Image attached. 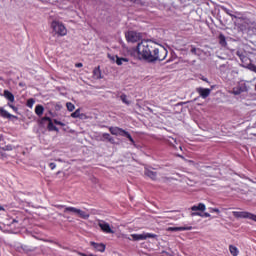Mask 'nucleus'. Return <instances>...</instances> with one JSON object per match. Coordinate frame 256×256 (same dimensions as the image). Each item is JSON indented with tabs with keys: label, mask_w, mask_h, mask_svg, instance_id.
<instances>
[{
	"label": "nucleus",
	"mask_w": 256,
	"mask_h": 256,
	"mask_svg": "<svg viewBox=\"0 0 256 256\" xmlns=\"http://www.w3.org/2000/svg\"><path fill=\"white\" fill-rule=\"evenodd\" d=\"M153 48L154 49H149L146 61H149V63H155V61H165V59H167V49L163 47L158 48L157 46H153Z\"/></svg>",
	"instance_id": "f257e3e1"
},
{
	"label": "nucleus",
	"mask_w": 256,
	"mask_h": 256,
	"mask_svg": "<svg viewBox=\"0 0 256 256\" xmlns=\"http://www.w3.org/2000/svg\"><path fill=\"white\" fill-rule=\"evenodd\" d=\"M153 47H157V44L153 41H142L137 45V53L142 59H147V55H149V49H154Z\"/></svg>",
	"instance_id": "f03ea898"
},
{
	"label": "nucleus",
	"mask_w": 256,
	"mask_h": 256,
	"mask_svg": "<svg viewBox=\"0 0 256 256\" xmlns=\"http://www.w3.org/2000/svg\"><path fill=\"white\" fill-rule=\"evenodd\" d=\"M51 27L56 35H59L60 37H65V35H67V28L65 27V25L57 21H53L51 23Z\"/></svg>",
	"instance_id": "7ed1b4c3"
},
{
	"label": "nucleus",
	"mask_w": 256,
	"mask_h": 256,
	"mask_svg": "<svg viewBox=\"0 0 256 256\" xmlns=\"http://www.w3.org/2000/svg\"><path fill=\"white\" fill-rule=\"evenodd\" d=\"M232 215L236 218V219H250L251 221H255L256 223V215L247 211H233Z\"/></svg>",
	"instance_id": "20e7f679"
},
{
	"label": "nucleus",
	"mask_w": 256,
	"mask_h": 256,
	"mask_svg": "<svg viewBox=\"0 0 256 256\" xmlns=\"http://www.w3.org/2000/svg\"><path fill=\"white\" fill-rule=\"evenodd\" d=\"M125 37L128 43H137L141 41V33H138L136 31H128L125 34Z\"/></svg>",
	"instance_id": "39448f33"
},
{
	"label": "nucleus",
	"mask_w": 256,
	"mask_h": 256,
	"mask_svg": "<svg viewBox=\"0 0 256 256\" xmlns=\"http://www.w3.org/2000/svg\"><path fill=\"white\" fill-rule=\"evenodd\" d=\"M98 227H100L102 233L113 234L115 231L111 229V225L105 222V220H98Z\"/></svg>",
	"instance_id": "423d86ee"
},
{
	"label": "nucleus",
	"mask_w": 256,
	"mask_h": 256,
	"mask_svg": "<svg viewBox=\"0 0 256 256\" xmlns=\"http://www.w3.org/2000/svg\"><path fill=\"white\" fill-rule=\"evenodd\" d=\"M156 234L146 233V234H132V239L134 241H145V239H155Z\"/></svg>",
	"instance_id": "0eeeda50"
},
{
	"label": "nucleus",
	"mask_w": 256,
	"mask_h": 256,
	"mask_svg": "<svg viewBox=\"0 0 256 256\" xmlns=\"http://www.w3.org/2000/svg\"><path fill=\"white\" fill-rule=\"evenodd\" d=\"M91 247H93L94 251H97L99 253H105V249H107V246L104 243H96V242H90Z\"/></svg>",
	"instance_id": "6e6552de"
},
{
	"label": "nucleus",
	"mask_w": 256,
	"mask_h": 256,
	"mask_svg": "<svg viewBox=\"0 0 256 256\" xmlns=\"http://www.w3.org/2000/svg\"><path fill=\"white\" fill-rule=\"evenodd\" d=\"M196 92L200 95V97H202V99H207V97L211 95V89L209 88L199 87L196 89Z\"/></svg>",
	"instance_id": "1a4fd4ad"
},
{
	"label": "nucleus",
	"mask_w": 256,
	"mask_h": 256,
	"mask_svg": "<svg viewBox=\"0 0 256 256\" xmlns=\"http://www.w3.org/2000/svg\"><path fill=\"white\" fill-rule=\"evenodd\" d=\"M245 91H247V85L245 84H239L232 89L233 95H241V93H245Z\"/></svg>",
	"instance_id": "9d476101"
},
{
	"label": "nucleus",
	"mask_w": 256,
	"mask_h": 256,
	"mask_svg": "<svg viewBox=\"0 0 256 256\" xmlns=\"http://www.w3.org/2000/svg\"><path fill=\"white\" fill-rule=\"evenodd\" d=\"M0 117H2V119H17V116L12 115L3 107H0Z\"/></svg>",
	"instance_id": "9b49d317"
},
{
	"label": "nucleus",
	"mask_w": 256,
	"mask_h": 256,
	"mask_svg": "<svg viewBox=\"0 0 256 256\" xmlns=\"http://www.w3.org/2000/svg\"><path fill=\"white\" fill-rule=\"evenodd\" d=\"M112 61H115L116 65L121 66L123 63H129V60L127 58L119 57V56H112L110 57Z\"/></svg>",
	"instance_id": "f8f14e48"
},
{
	"label": "nucleus",
	"mask_w": 256,
	"mask_h": 256,
	"mask_svg": "<svg viewBox=\"0 0 256 256\" xmlns=\"http://www.w3.org/2000/svg\"><path fill=\"white\" fill-rule=\"evenodd\" d=\"M144 175H146V177H149L150 179H152V181L157 180V172L150 170L148 168H145Z\"/></svg>",
	"instance_id": "ddd939ff"
},
{
	"label": "nucleus",
	"mask_w": 256,
	"mask_h": 256,
	"mask_svg": "<svg viewBox=\"0 0 256 256\" xmlns=\"http://www.w3.org/2000/svg\"><path fill=\"white\" fill-rule=\"evenodd\" d=\"M191 229H193L191 226L168 227L167 231H191Z\"/></svg>",
	"instance_id": "4468645a"
},
{
	"label": "nucleus",
	"mask_w": 256,
	"mask_h": 256,
	"mask_svg": "<svg viewBox=\"0 0 256 256\" xmlns=\"http://www.w3.org/2000/svg\"><path fill=\"white\" fill-rule=\"evenodd\" d=\"M109 131H110L111 135H121L123 137V132L125 130L122 128H119V127H110Z\"/></svg>",
	"instance_id": "2eb2a0df"
},
{
	"label": "nucleus",
	"mask_w": 256,
	"mask_h": 256,
	"mask_svg": "<svg viewBox=\"0 0 256 256\" xmlns=\"http://www.w3.org/2000/svg\"><path fill=\"white\" fill-rule=\"evenodd\" d=\"M191 211H194V213H197V211H205L207 209V206L203 203H199L198 205H194L191 208Z\"/></svg>",
	"instance_id": "dca6fc26"
},
{
	"label": "nucleus",
	"mask_w": 256,
	"mask_h": 256,
	"mask_svg": "<svg viewBox=\"0 0 256 256\" xmlns=\"http://www.w3.org/2000/svg\"><path fill=\"white\" fill-rule=\"evenodd\" d=\"M4 97L8 101H10V103H13L15 101V96L9 90H4Z\"/></svg>",
	"instance_id": "f3484780"
},
{
	"label": "nucleus",
	"mask_w": 256,
	"mask_h": 256,
	"mask_svg": "<svg viewBox=\"0 0 256 256\" xmlns=\"http://www.w3.org/2000/svg\"><path fill=\"white\" fill-rule=\"evenodd\" d=\"M64 207V213H73L74 215H77L78 208H75L73 206H62Z\"/></svg>",
	"instance_id": "a211bd4d"
},
{
	"label": "nucleus",
	"mask_w": 256,
	"mask_h": 256,
	"mask_svg": "<svg viewBox=\"0 0 256 256\" xmlns=\"http://www.w3.org/2000/svg\"><path fill=\"white\" fill-rule=\"evenodd\" d=\"M76 215L78 217H80V219H88L90 216H89V213L81 210V209H78V211L76 212Z\"/></svg>",
	"instance_id": "6ab92c4d"
},
{
	"label": "nucleus",
	"mask_w": 256,
	"mask_h": 256,
	"mask_svg": "<svg viewBox=\"0 0 256 256\" xmlns=\"http://www.w3.org/2000/svg\"><path fill=\"white\" fill-rule=\"evenodd\" d=\"M229 251L232 256H239V248L235 245H229Z\"/></svg>",
	"instance_id": "aec40b11"
},
{
	"label": "nucleus",
	"mask_w": 256,
	"mask_h": 256,
	"mask_svg": "<svg viewBox=\"0 0 256 256\" xmlns=\"http://www.w3.org/2000/svg\"><path fill=\"white\" fill-rule=\"evenodd\" d=\"M103 141H109V143H114L115 139L109 133L102 134Z\"/></svg>",
	"instance_id": "412c9836"
},
{
	"label": "nucleus",
	"mask_w": 256,
	"mask_h": 256,
	"mask_svg": "<svg viewBox=\"0 0 256 256\" xmlns=\"http://www.w3.org/2000/svg\"><path fill=\"white\" fill-rule=\"evenodd\" d=\"M192 217H211V214H209L208 212L205 213H201V212H192L191 213Z\"/></svg>",
	"instance_id": "4be33fe9"
},
{
	"label": "nucleus",
	"mask_w": 256,
	"mask_h": 256,
	"mask_svg": "<svg viewBox=\"0 0 256 256\" xmlns=\"http://www.w3.org/2000/svg\"><path fill=\"white\" fill-rule=\"evenodd\" d=\"M45 111V108L42 105H37L35 107V113L36 115H38L39 117H41V115H43V112Z\"/></svg>",
	"instance_id": "5701e85b"
},
{
	"label": "nucleus",
	"mask_w": 256,
	"mask_h": 256,
	"mask_svg": "<svg viewBox=\"0 0 256 256\" xmlns=\"http://www.w3.org/2000/svg\"><path fill=\"white\" fill-rule=\"evenodd\" d=\"M218 39H219V43H220V45H221L222 47H227V40H226V38H225V35L220 34L219 37H218Z\"/></svg>",
	"instance_id": "b1692460"
},
{
	"label": "nucleus",
	"mask_w": 256,
	"mask_h": 256,
	"mask_svg": "<svg viewBox=\"0 0 256 256\" xmlns=\"http://www.w3.org/2000/svg\"><path fill=\"white\" fill-rule=\"evenodd\" d=\"M122 137H126L129 141H131L132 143H135V140L133 139L131 134L129 132H127L126 130H124L122 132Z\"/></svg>",
	"instance_id": "393cba45"
},
{
	"label": "nucleus",
	"mask_w": 256,
	"mask_h": 256,
	"mask_svg": "<svg viewBox=\"0 0 256 256\" xmlns=\"http://www.w3.org/2000/svg\"><path fill=\"white\" fill-rule=\"evenodd\" d=\"M93 75L95 79H101V69L99 67L93 70Z\"/></svg>",
	"instance_id": "a878e982"
},
{
	"label": "nucleus",
	"mask_w": 256,
	"mask_h": 256,
	"mask_svg": "<svg viewBox=\"0 0 256 256\" xmlns=\"http://www.w3.org/2000/svg\"><path fill=\"white\" fill-rule=\"evenodd\" d=\"M48 131H59V128L53 124V121H50L48 123Z\"/></svg>",
	"instance_id": "bb28decb"
},
{
	"label": "nucleus",
	"mask_w": 256,
	"mask_h": 256,
	"mask_svg": "<svg viewBox=\"0 0 256 256\" xmlns=\"http://www.w3.org/2000/svg\"><path fill=\"white\" fill-rule=\"evenodd\" d=\"M66 107L68 111H75V104L71 103V102H67L66 103Z\"/></svg>",
	"instance_id": "cd10ccee"
},
{
	"label": "nucleus",
	"mask_w": 256,
	"mask_h": 256,
	"mask_svg": "<svg viewBox=\"0 0 256 256\" xmlns=\"http://www.w3.org/2000/svg\"><path fill=\"white\" fill-rule=\"evenodd\" d=\"M80 115H81V110L77 109L75 112H73V113L71 114V117H72L73 119H77V118L80 117Z\"/></svg>",
	"instance_id": "c85d7f7f"
},
{
	"label": "nucleus",
	"mask_w": 256,
	"mask_h": 256,
	"mask_svg": "<svg viewBox=\"0 0 256 256\" xmlns=\"http://www.w3.org/2000/svg\"><path fill=\"white\" fill-rule=\"evenodd\" d=\"M120 99H121V101H122L123 103H126V105H129V102L127 101V95L122 94V95L120 96Z\"/></svg>",
	"instance_id": "c756f323"
},
{
	"label": "nucleus",
	"mask_w": 256,
	"mask_h": 256,
	"mask_svg": "<svg viewBox=\"0 0 256 256\" xmlns=\"http://www.w3.org/2000/svg\"><path fill=\"white\" fill-rule=\"evenodd\" d=\"M17 222H10L9 224H8V231H14V228L13 227H15V224H16Z\"/></svg>",
	"instance_id": "7c9ffc66"
},
{
	"label": "nucleus",
	"mask_w": 256,
	"mask_h": 256,
	"mask_svg": "<svg viewBox=\"0 0 256 256\" xmlns=\"http://www.w3.org/2000/svg\"><path fill=\"white\" fill-rule=\"evenodd\" d=\"M248 69L250 71H253V73H256V65L255 64H249L248 65Z\"/></svg>",
	"instance_id": "2f4dec72"
},
{
	"label": "nucleus",
	"mask_w": 256,
	"mask_h": 256,
	"mask_svg": "<svg viewBox=\"0 0 256 256\" xmlns=\"http://www.w3.org/2000/svg\"><path fill=\"white\" fill-rule=\"evenodd\" d=\"M54 123H55V125H60V127H65V123H63L57 119H54Z\"/></svg>",
	"instance_id": "473e14b6"
},
{
	"label": "nucleus",
	"mask_w": 256,
	"mask_h": 256,
	"mask_svg": "<svg viewBox=\"0 0 256 256\" xmlns=\"http://www.w3.org/2000/svg\"><path fill=\"white\" fill-rule=\"evenodd\" d=\"M27 107H30V109L33 107V98L28 99L27 101Z\"/></svg>",
	"instance_id": "72a5a7b5"
},
{
	"label": "nucleus",
	"mask_w": 256,
	"mask_h": 256,
	"mask_svg": "<svg viewBox=\"0 0 256 256\" xmlns=\"http://www.w3.org/2000/svg\"><path fill=\"white\" fill-rule=\"evenodd\" d=\"M190 52H191L193 55H197V48H196L195 46H191Z\"/></svg>",
	"instance_id": "f704fd0d"
},
{
	"label": "nucleus",
	"mask_w": 256,
	"mask_h": 256,
	"mask_svg": "<svg viewBox=\"0 0 256 256\" xmlns=\"http://www.w3.org/2000/svg\"><path fill=\"white\" fill-rule=\"evenodd\" d=\"M210 213H221L218 208H210Z\"/></svg>",
	"instance_id": "c9c22d12"
},
{
	"label": "nucleus",
	"mask_w": 256,
	"mask_h": 256,
	"mask_svg": "<svg viewBox=\"0 0 256 256\" xmlns=\"http://www.w3.org/2000/svg\"><path fill=\"white\" fill-rule=\"evenodd\" d=\"M49 167H50V169L53 171V169H55V167H57V165H56L55 163L51 162V163L49 164Z\"/></svg>",
	"instance_id": "e433bc0d"
},
{
	"label": "nucleus",
	"mask_w": 256,
	"mask_h": 256,
	"mask_svg": "<svg viewBox=\"0 0 256 256\" xmlns=\"http://www.w3.org/2000/svg\"><path fill=\"white\" fill-rule=\"evenodd\" d=\"M75 67H76L77 69H80V67H83V63H76V64H75Z\"/></svg>",
	"instance_id": "4c0bfd02"
},
{
	"label": "nucleus",
	"mask_w": 256,
	"mask_h": 256,
	"mask_svg": "<svg viewBox=\"0 0 256 256\" xmlns=\"http://www.w3.org/2000/svg\"><path fill=\"white\" fill-rule=\"evenodd\" d=\"M44 121H48V123H51V121H53V120H51V118H49V117H44Z\"/></svg>",
	"instance_id": "58836bf2"
},
{
	"label": "nucleus",
	"mask_w": 256,
	"mask_h": 256,
	"mask_svg": "<svg viewBox=\"0 0 256 256\" xmlns=\"http://www.w3.org/2000/svg\"><path fill=\"white\" fill-rule=\"evenodd\" d=\"M8 106H10L11 109H13L15 111V106H13L12 104L8 103Z\"/></svg>",
	"instance_id": "ea45409f"
},
{
	"label": "nucleus",
	"mask_w": 256,
	"mask_h": 256,
	"mask_svg": "<svg viewBox=\"0 0 256 256\" xmlns=\"http://www.w3.org/2000/svg\"><path fill=\"white\" fill-rule=\"evenodd\" d=\"M0 211H5V208H3V206H0Z\"/></svg>",
	"instance_id": "a19ab883"
},
{
	"label": "nucleus",
	"mask_w": 256,
	"mask_h": 256,
	"mask_svg": "<svg viewBox=\"0 0 256 256\" xmlns=\"http://www.w3.org/2000/svg\"><path fill=\"white\" fill-rule=\"evenodd\" d=\"M3 139V135L0 134V141Z\"/></svg>",
	"instance_id": "79ce46f5"
},
{
	"label": "nucleus",
	"mask_w": 256,
	"mask_h": 256,
	"mask_svg": "<svg viewBox=\"0 0 256 256\" xmlns=\"http://www.w3.org/2000/svg\"><path fill=\"white\" fill-rule=\"evenodd\" d=\"M0 229H1V226H0Z\"/></svg>",
	"instance_id": "37998d69"
}]
</instances>
